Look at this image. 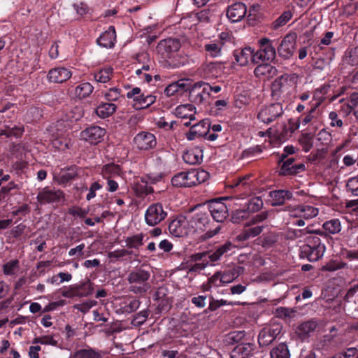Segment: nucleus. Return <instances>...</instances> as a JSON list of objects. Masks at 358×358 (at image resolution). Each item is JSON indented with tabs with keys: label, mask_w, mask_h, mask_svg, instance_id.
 <instances>
[{
	"label": "nucleus",
	"mask_w": 358,
	"mask_h": 358,
	"mask_svg": "<svg viewBox=\"0 0 358 358\" xmlns=\"http://www.w3.org/2000/svg\"><path fill=\"white\" fill-rule=\"evenodd\" d=\"M299 232L300 235L311 234L306 238V243L301 247V257L306 258L310 262L320 260L323 257L326 248L317 235L326 237V233L321 230H310L308 227L299 230Z\"/></svg>",
	"instance_id": "nucleus-1"
},
{
	"label": "nucleus",
	"mask_w": 358,
	"mask_h": 358,
	"mask_svg": "<svg viewBox=\"0 0 358 358\" xmlns=\"http://www.w3.org/2000/svg\"><path fill=\"white\" fill-rule=\"evenodd\" d=\"M209 178V173L203 169H192L189 171H182L174 175L171 178L173 187H191L206 182Z\"/></svg>",
	"instance_id": "nucleus-2"
},
{
	"label": "nucleus",
	"mask_w": 358,
	"mask_h": 358,
	"mask_svg": "<svg viewBox=\"0 0 358 358\" xmlns=\"http://www.w3.org/2000/svg\"><path fill=\"white\" fill-rule=\"evenodd\" d=\"M150 278L149 271L142 267L135 268L129 271L127 276L129 285V290L136 294H145L150 287L148 283Z\"/></svg>",
	"instance_id": "nucleus-3"
},
{
	"label": "nucleus",
	"mask_w": 358,
	"mask_h": 358,
	"mask_svg": "<svg viewBox=\"0 0 358 358\" xmlns=\"http://www.w3.org/2000/svg\"><path fill=\"white\" fill-rule=\"evenodd\" d=\"M181 43L179 39L168 38L161 40L157 45L156 51L159 57L163 61L172 67H178V64L174 61L175 56L180 50Z\"/></svg>",
	"instance_id": "nucleus-4"
},
{
	"label": "nucleus",
	"mask_w": 358,
	"mask_h": 358,
	"mask_svg": "<svg viewBox=\"0 0 358 358\" xmlns=\"http://www.w3.org/2000/svg\"><path fill=\"white\" fill-rule=\"evenodd\" d=\"M298 76L296 73H285L274 80L271 84L272 96L278 99L283 94H289L296 84Z\"/></svg>",
	"instance_id": "nucleus-5"
},
{
	"label": "nucleus",
	"mask_w": 358,
	"mask_h": 358,
	"mask_svg": "<svg viewBox=\"0 0 358 358\" xmlns=\"http://www.w3.org/2000/svg\"><path fill=\"white\" fill-rule=\"evenodd\" d=\"M168 215L166 208L162 203H152L145 213V222L150 227H155L163 222Z\"/></svg>",
	"instance_id": "nucleus-6"
},
{
	"label": "nucleus",
	"mask_w": 358,
	"mask_h": 358,
	"mask_svg": "<svg viewBox=\"0 0 358 358\" xmlns=\"http://www.w3.org/2000/svg\"><path fill=\"white\" fill-rule=\"evenodd\" d=\"M210 129V123L208 119L201 120L199 123L191 126L189 131L186 134L189 141H192L196 137H204L208 141H213L217 139V135L215 133L208 134Z\"/></svg>",
	"instance_id": "nucleus-7"
},
{
	"label": "nucleus",
	"mask_w": 358,
	"mask_h": 358,
	"mask_svg": "<svg viewBox=\"0 0 358 358\" xmlns=\"http://www.w3.org/2000/svg\"><path fill=\"white\" fill-rule=\"evenodd\" d=\"M282 325L280 323H271L264 327L259 333L258 343L260 347L270 345L281 334Z\"/></svg>",
	"instance_id": "nucleus-8"
},
{
	"label": "nucleus",
	"mask_w": 358,
	"mask_h": 358,
	"mask_svg": "<svg viewBox=\"0 0 358 358\" xmlns=\"http://www.w3.org/2000/svg\"><path fill=\"white\" fill-rule=\"evenodd\" d=\"M258 43L259 49L255 52V56L256 62H273L276 56V50L273 45V41L268 38H262L259 40Z\"/></svg>",
	"instance_id": "nucleus-9"
},
{
	"label": "nucleus",
	"mask_w": 358,
	"mask_h": 358,
	"mask_svg": "<svg viewBox=\"0 0 358 358\" xmlns=\"http://www.w3.org/2000/svg\"><path fill=\"white\" fill-rule=\"evenodd\" d=\"M127 97L133 99L136 109H145L152 105L156 101V96L152 94H145L140 87H134L127 92Z\"/></svg>",
	"instance_id": "nucleus-10"
},
{
	"label": "nucleus",
	"mask_w": 358,
	"mask_h": 358,
	"mask_svg": "<svg viewBox=\"0 0 358 358\" xmlns=\"http://www.w3.org/2000/svg\"><path fill=\"white\" fill-rule=\"evenodd\" d=\"M284 113L282 105L275 103L262 108L257 114V118L265 124H270Z\"/></svg>",
	"instance_id": "nucleus-11"
},
{
	"label": "nucleus",
	"mask_w": 358,
	"mask_h": 358,
	"mask_svg": "<svg viewBox=\"0 0 358 358\" xmlns=\"http://www.w3.org/2000/svg\"><path fill=\"white\" fill-rule=\"evenodd\" d=\"M296 47V34L290 33L287 34L281 41L277 52L284 59H289L292 57Z\"/></svg>",
	"instance_id": "nucleus-12"
},
{
	"label": "nucleus",
	"mask_w": 358,
	"mask_h": 358,
	"mask_svg": "<svg viewBox=\"0 0 358 358\" xmlns=\"http://www.w3.org/2000/svg\"><path fill=\"white\" fill-rule=\"evenodd\" d=\"M205 82L199 81L194 84L189 80L188 90L189 99L196 104H201L208 98Z\"/></svg>",
	"instance_id": "nucleus-13"
},
{
	"label": "nucleus",
	"mask_w": 358,
	"mask_h": 358,
	"mask_svg": "<svg viewBox=\"0 0 358 358\" xmlns=\"http://www.w3.org/2000/svg\"><path fill=\"white\" fill-rule=\"evenodd\" d=\"M188 219L183 215H178L169 224V233L176 237L187 236L189 232Z\"/></svg>",
	"instance_id": "nucleus-14"
},
{
	"label": "nucleus",
	"mask_w": 358,
	"mask_h": 358,
	"mask_svg": "<svg viewBox=\"0 0 358 358\" xmlns=\"http://www.w3.org/2000/svg\"><path fill=\"white\" fill-rule=\"evenodd\" d=\"M64 198V192L55 188L45 187L39 191L37 201L41 203L59 202Z\"/></svg>",
	"instance_id": "nucleus-15"
},
{
	"label": "nucleus",
	"mask_w": 358,
	"mask_h": 358,
	"mask_svg": "<svg viewBox=\"0 0 358 358\" xmlns=\"http://www.w3.org/2000/svg\"><path fill=\"white\" fill-rule=\"evenodd\" d=\"M209 212L213 220L217 222H222L228 216V208L221 199L211 200L208 203Z\"/></svg>",
	"instance_id": "nucleus-16"
},
{
	"label": "nucleus",
	"mask_w": 358,
	"mask_h": 358,
	"mask_svg": "<svg viewBox=\"0 0 358 358\" xmlns=\"http://www.w3.org/2000/svg\"><path fill=\"white\" fill-rule=\"evenodd\" d=\"M106 130L99 126H90L80 133V138L90 143L96 145L103 141Z\"/></svg>",
	"instance_id": "nucleus-17"
},
{
	"label": "nucleus",
	"mask_w": 358,
	"mask_h": 358,
	"mask_svg": "<svg viewBox=\"0 0 358 358\" xmlns=\"http://www.w3.org/2000/svg\"><path fill=\"white\" fill-rule=\"evenodd\" d=\"M224 63L221 62H210L203 64L200 71L201 75L206 78H214L224 73Z\"/></svg>",
	"instance_id": "nucleus-18"
},
{
	"label": "nucleus",
	"mask_w": 358,
	"mask_h": 358,
	"mask_svg": "<svg viewBox=\"0 0 358 358\" xmlns=\"http://www.w3.org/2000/svg\"><path fill=\"white\" fill-rule=\"evenodd\" d=\"M255 52L251 47H245L234 50V57L236 63L241 66H247L251 61L254 64H257L255 58Z\"/></svg>",
	"instance_id": "nucleus-19"
},
{
	"label": "nucleus",
	"mask_w": 358,
	"mask_h": 358,
	"mask_svg": "<svg viewBox=\"0 0 358 358\" xmlns=\"http://www.w3.org/2000/svg\"><path fill=\"white\" fill-rule=\"evenodd\" d=\"M134 142L139 150H147L155 147L156 138L150 132L142 131L138 134L134 138Z\"/></svg>",
	"instance_id": "nucleus-20"
},
{
	"label": "nucleus",
	"mask_w": 358,
	"mask_h": 358,
	"mask_svg": "<svg viewBox=\"0 0 358 358\" xmlns=\"http://www.w3.org/2000/svg\"><path fill=\"white\" fill-rule=\"evenodd\" d=\"M188 224L193 231H203L209 224V215L207 212H199L188 219Z\"/></svg>",
	"instance_id": "nucleus-21"
},
{
	"label": "nucleus",
	"mask_w": 358,
	"mask_h": 358,
	"mask_svg": "<svg viewBox=\"0 0 358 358\" xmlns=\"http://www.w3.org/2000/svg\"><path fill=\"white\" fill-rule=\"evenodd\" d=\"M188 85L189 79H180L173 82L165 87L164 94L167 97L182 95L184 92H187Z\"/></svg>",
	"instance_id": "nucleus-22"
},
{
	"label": "nucleus",
	"mask_w": 358,
	"mask_h": 358,
	"mask_svg": "<svg viewBox=\"0 0 358 358\" xmlns=\"http://www.w3.org/2000/svg\"><path fill=\"white\" fill-rule=\"evenodd\" d=\"M247 12L246 6L243 3H235L228 7L227 10V17L231 22L241 21Z\"/></svg>",
	"instance_id": "nucleus-23"
},
{
	"label": "nucleus",
	"mask_w": 358,
	"mask_h": 358,
	"mask_svg": "<svg viewBox=\"0 0 358 358\" xmlns=\"http://www.w3.org/2000/svg\"><path fill=\"white\" fill-rule=\"evenodd\" d=\"M72 76L71 71L64 67L55 68L49 71L48 79L54 83H62L69 80Z\"/></svg>",
	"instance_id": "nucleus-24"
},
{
	"label": "nucleus",
	"mask_w": 358,
	"mask_h": 358,
	"mask_svg": "<svg viewBox=\"0 0 358 358\" xmlns=\"http://www.w3.org/2000/svg\"><path fill=\"white\" fill-rule=\"evenodd\" d=\"M79 168L75 165L62 169L57 176V181L61 185H66L78 176Z\"/></svg>",
	"instance_id": "nucleus-25"
},
{
	"label": "nucleus",
	"mask_w": 358,
	"mask_h": 358,
	"mask_svg": "<svg viewBox=\"0 0 358 358\" xmlns=\"http://www.w3.org/2000/svg\"><path fill=\"white\" fill-rule=\"evenodd\" d=\"M115 41L116 32L115 27L110 26L109 28L97 38L96 42L98 45L101 47L111 48L114 46Z\"/></svg>",
	"instance_id": "nucleus-26"
},
{
	"label": "nucleus",
	"mask_w": 358,
	"mask_h": 358,
	"mask_svg": "<svg viewBox=\"0 0 358 358\" xmlns=\"http://www.w3.org/2000/svg\"><path fill=\"white\" fill-rule=\"evenodd\" d=\"M255 350V344L251 343H242L237 345L231 352V358H248L252 355Z\"/></svg>",
	"instance_id": "nucleus-27"
},
{
	"label": "nucleus",
	"mask_w": 358,
	"mask_h": 358,
	"mask_svg": "<svg viewBox=\"0 0 358 358\" xmlns=\"http://www.w3.org/2000/svg\"><path fill=\"white\" fill-rule=\"evenodd\" d=\"M182 159L186 164L190 165L199 164L203 159V150L199 147L189 149L184 152Z\"/></svg>",
	"instance_id": "nucleus-28"
},
{
	"label": "nucleus",
	"mask_w": 358,
	"mask_h": 358,
	"mask_svg": "<svg viewBox=\"0 0 358 358\" xmlns=\"http://www.w3.org/2000/svg\"><path fill=\"white\" fill-rule=\"evenodd\" d=\"M270 196L272 199V206H281L286 201L291 200L293 194L290 191L285 189L274 190L270 192Z\"/></svg>",
	"instance_id": "nucleus-29"
},
{
	"label": "nucleus",
	"mask_w": 358,
	"mask_h": 358,
	"mask_svg": "<svg viewBox=\"0 0 358 358\" xmlns=\"http://www.w3.org/2000/svg\"><path fill=\"white\" fill-rule=\"evenodd\" d=\"M196 108L192 104H183L178 106L175 110L177 117L182 119L195 120Z\"/></svg>",
	"instance_id": "nucleus-30"
},
{
	"label": "nucleus",
	"mask_w": 358,
	"mask_h": 358,
	"mask_svg": "<svg viewBox=\"0 0 358 358\" xmlns=\"http://www.w3.org/2000/svg\"><path fill=\"white\" fill-rule=\"evenodd\" d=\"M278 70L275 67L269 64H262L258 65L254 70V73L257 78H272L276 75Z\"/></svg>",
	"instance_id": "nucleus-31"
},
{
	"label": "nucleus",
	"mask_w": 358,
	"mask_h": 358,
	"mask_svg": "<svg viewBox=\"0 0 358 358\" xmlns=\"http://www.w3.org/2000/svg\"><path fill=\"white\" fill-rule=\"evenodd\" d=\"M120 166L113 163L105 164L101 171V175L104 180L120 178Z\"/></svg>",
	"instance_id": "nucleus-32"
},
{
	"label": "nucleus",
	"mask_w": 358,
	"mask_h": 358,
	"mask_svg": "<svg viewBox=\"0 0 358 358\" xmlns=\"http://www.w3.org/2000/svg\"><path fill=\"white\" fill-rule=\"evenodd\" d=\"M320 103H316V105L311 108V109L306 113L304 115H301L299 117L296 122V126L292 127L290 129L291 133H293L296 129L299 127V125L301 124L303 125H306L309 122H311L315 118L317 117V108L318 107Z\"/></svg>",
	"instance_id": "nucleus-33"
},
{
	"label": "nucleus",
	"mask_w": 358,
	"mask_h": 358,
	"mask_svg": "<svg viewBox=\"0 0 358 358\" xmlns=\"http://www.w3.org/2000/svg\"><path fill=\"white\" fill-rule=\"evenodd\" d=\"M290 351L286 343H280L270 351L271 358H290Z\"/></svg>",
	"instance_id": "nucleus-34"
},
{
	"label": "nucleus",
	"mask_w": 358,
	"mask_h": 358,
	"mask_svg": "<svg viewBox=\"0 0 358 358\" xmlns=\"http://www.w3.org/2000/svg\"><path fill=\"white\" fill-rule=\"evenodd\" d=\"M234 248V245L229 241L219 246L214 252L208 255V259L210 262H215L221 258L224 254H227Z\"/></svg>",
	"instance_id": "nucleus-35"
},
{
	"label": "nucleus",
	"mask_w": 358,
	"mask_h": 358,
	"mask_svg": "<svg viewBox=\"0 0 358 358\" xmlns=\"http://www.w3.org/2000/svg\"><path fill=\"white\" fill-rule=\"evenodd\" d=\"M72 358H102V355L100 350L88 347L76 351Z\"/></svg>",
	"instance_id": "nucleus-36"
},
{
	"label": "nucleus",
	"mask_w": 358,
	"mask_h": 358,
	"mask_svg": "<svg viewBox=\"0 0 358 358\" xmlns=\"http://www.w3.org/2000/svg\"><path fill=\"white\" fill-rule=\"evenodd\" d=\"M296 211L298 213V214H296L295 216H299L306 220L315 217L318 214L317 208L308 205L299 206L296 208Z\"/></svg>",
	"instance_id": "nucleus-37"
},
{
	"label": "nucleus",
	"mask_w": 358,
	"mask_h": 358,
	"mask_svg": "<svg viewBox=\"0 0 358 358\" xmlns=\"http://www.w3.org/2000/svg\"><path fill=\"white\" fill-rule=\"evenodd\" d=\"M316 327V322L313 321H307L301 324L298 327L296 332L299 337L303 340L308 336L310 333L313 332L315 329Z\"/></svg>",
	"instance_id": "nucleus-38"
},
{
	"label": "nucleus",
	"mask_w": 358,
	"mask_h": 358,
	"mask_svg": "<svg viewBox=\"0 0 358 358\" xmlns=\"http://www.w3.org/2000/svg\"><path fill=\"white\" fill-rule=\"evenodd\" d=\"M203 48L207 55L212 58L220 57L223 49L222 44L217 43L215 40L205 44Z\"/></svg>",
	"instance_id": "nucleus-39"
},
{
	"label": "nucleus",
	"mask_w": 358,
	"mask_h": 358,
	"mask_svg": "<svg viewBox=\"0 0 358 358\" xmlns=\"http://www.w3.org/2000/svg\"><path fill=\"white\" fill-rule=\"evenodd\" d=\"M117 106L112 103H102L96 108V115L101 117L106 118L113 115L116 110Z\"/></svg>",
	"instance_id": "nucleus-40"
},
{
	"label": "nucleus",
	"mask_w": 358,
	"mask_h": 358,
	"mask_svg": "<svg viewBox=\"0 0 358 358\" xmlns=\"http://www.w3.org/2000/svg\"><path fill=\"white\" fill-rule=\"evenodd\" d=\"M245 335V331H233L225 335L223 342L226 345H232L242 341Z\"/></svg>",
	"instance_id": "nucleus-41"
},
{
	"label": "nucleus",
	"mask_w": 358,
	"mask_h": 358,
	"mask_svg": "<svg viewBox=\"0 0 358 358\" xmlns=\"http://www.w3.org/2000/svg\"><path fill=\"white\" fill-rule=\"evenodd\" d=\"M244 271V268L242 266H236L231 269L226 271L222 273V278L221 280L225 284L231 282L240 276Z\"/></svg>",
	"instance_id": "nucleus-42"
},
{
	"label": "nucleus",
	"mask_w": 358,
	"mask_h": 358,
	"mask_svg": "<svg viewBox=\"0 0 358 358\" xmlns=\"http://www.w3.org/2000/svg\"><path fill=\"white\" fill-rule=\"evenodd\" d=\"M75 285L78 297H85L93 293V284L90 280Z\"/></svg>",
	"instance_id": "nucleus-43"
},
{
	"label": "nucleus",
	"mask_w": 358,
	"mask_h": 358,
	"mask_svg": "<svg viewBox=\"0 0 358 358\" xmlns=\"http://www.w3.org/2000/svg\"><path fill=\"white\" fill-rule=\"evenodd\" d=\"M263 228V226H256L245 229L238 235L237 239L243 241L256 237L262 232Z\"/></svg>",
	"instance_id": "nucleus-44"
},
{
	"label": "nucleus",
	"mask_w": 358,
	"mask_h": 358,
	"mask_svg": "<svg viewBox=\"0 0 358 358\" xmlns=\"http://www.w3.org/2000/svg\"><path fill=\"white\" fill-rule=\"evenodd\" d=\"M94 87L88 82L78 85L75 89V95L79 99L89 96L93 92Z\"/></svg>",
	"instance_id": "nucleus-45"
},
{
	"label": "nucleus",
	"mask_w": 358,
	"mask_h": 358,
	"mask_svg": "<svg viewBox=\"0 0 358 358\" xmlns=\"http://www.w3.org/2000/svg\"><path fill=\"white\" fill-rule=\"evenodd\" d=\"M144 235L142 233L128 236L125 239L126 246L129 249L138 250L143 244Z\"/></svg>",
	"instance_id": "nucleus-46"
},
{
	"label": "nucleus",
	"mask_w": 358,
	"mask_h": 358,
	"mask_svg": "<svg viewBox=\"0 0 358 358\" xmlns=\"http://www.w3.org/2000/svg\"><path fill=\"white\" fill-rule=\"evenodd\" d=\"M113 69L110 67L104 68L94 73V78L96 81L101 83L108 82L112 77Z\"/></svg>",
	"instance_id": "nucleus-47"
},
{
	"label": "nucleus",
	"mask_w": 358,
	"mask_h": 358,
	"mask_svg": "<svg viewBox=\"0 0 358 358\" xmlns=\"http://www.w3.org/2000/svg\"><path fill=\"white\" fill-rule=\"evenodd\" d=\"M322 227L326 231L331 234H338L341 230V224L338 219H332L325 222Z\"/></svg>",
	"instance_id": "nucleus-48"
},
{
	"label": "nucleus",
	"mask_w": 358,
	"mask_h": 358,
	"mask_svg": "<svg viewBox=\"0 0 358 358\" xmlns=\"http://www.w3.org/2000/svg\"><path fill=\"white\" fill-rule=\"evenodd\" d=\"M278 239V236L276 234L270 232L264 234L261 236L259 240L261 241L263 247L268 248L274 245Z\"/></svg>",
	"instance_id": "nucleus-49"
},
{
	"label": "nucleus",
	"mask_w": 358,
	"mask_h": 358,
	"mask_svg": "<svg viewBox=\"0 0 358 358\" xmlns=\"http://www.w3.org/2000/svg\"><path fill=\"white\" fill-rule=\"evenodd\" d=\"M292 17V14L289 10L283 12L282 14L272 23V28L273 29H278L285 25Z\"/></svg>",
	"instance_id": "nucleus-50"
},
{
	"label": "nucleus",
	"mask_w": 358,
	"mask_h": 358,
	"mask_svg": "<svg viewBox=\"0 0 358 358\" xmlns=\"http://www.w3.org/2000/svg\"><path fill=\"white\" fill-rule=\"evenodd\" d=\"M249 214L250 211L248 210V208L236 210L232 213L231 221L234 223H239L242 220L248 219Z\"/></svg>",
	"instance_id": "nucleus-51"
},
{
	"label": "nucleus",
	"mask_w": 358,
	"mask_h": 358,
	"mask_svg": "<svg viewBox=\"0 0 358 358\" xmlns=\"http://www.w3.org/2000/svg\"><path fill=\"white\" fill-rule=\"evenodd\" d=\"M347 266L345 262L337 260H331L322 267V270L328 271H335L338 269L344 268Z\"/></svg>",
	"instance_id": "nucleus-52"
},
{
	"label": "nucleus",
	"mask_w": 358,
	"mask_h": 358,
	"mask_svg": "<svg viewBox=\"0 0 358 358\" xmlns=\"http://www.w3.org/2000/svg\"><path fill=\"white\" fill-rule=\"evenodd\" d=\"M263 206V201L260 197L252 198L248 203L247 208L250 213L259 211Z\"/></svg>",
	"instance_id": "nucleus-53"
},
{
	"label": "nucleus",
	"mask_w": 358,
	"mask_h": 358,
	"mask_svg": "<svg viewBox=\"0 0 358 358\" xmlns=\"http://www.w3.org/2000/svg\"><path fill=\"white\" fill-rule=\"evenodd\" d=\"M97 304V301L95 300H88L82 303L76 304L73 307L75 309L80 311L81 313H86L90 309L95 306Z\"/></svg>",
	"instance_id": "nucleus-54"
},
{
	"label": "nucleus",
	"mask_w": 358,
	"mask_h": 358,
	"mask_svg": "<svg viewBox=\"0 0 358 358\" xmlns=\"http://www.w3.org/2000/svg\"><path fill=\"white\" fill-rule=\"evenodd\" d=\"M306 169L305 164L303 163L296 164L294 163L293 166H291L289 169L287 171L284 172L282 176H294L301 172L304 171Z\"/></svg>",
	"instance_id": "nucleus-55"
},
{
	"label": "nucleus",
	"mask_w": 358,
	"mask_h": 358,
	"mask_svg": "<svg viewBox=\"0 0 358 358\" xmlns=\"http://www.w3.org/2000/svg\"><path fill=\"white\" fill-rule=\"evenodd\" d=\"M217 43L222 44V48L225 46L227 43H234V38L232 34L229 32H222L217 39L215 40Z\"/></svg>",
	"instance_id": "nucleus-56"
},
{
	"label": "nucleus",
	"mask_w": 358,
	"mask_h": 358,
	"mask_svg": "<svg viewBox=\"0 0 358 358\" xmlns=\"http://www.w3.org/2000/svg\"><path fill=\"white\" fill-rule=\"evenodd\" d=\"M347 190L355 196H358V176L351 178L346 184Z\"/></svg>",
	"instance_id": "nucleus-57"
},
{
	"label": "nucleus",
	"mask_w": 358,
	"mask_h": 358,
	"mask_svg": "<svg viewBox=\"0 0 358 358\" xmlns=\"http://www.w3.org/2000/svg\"><path fill=\"white\" fill-rule=\"evenodd\" d=\"M133 253H134V252L131 250H128L126 249H120V250H116L109 252L108 257L110 259H117L120 258L124 257L126 256L131 255Z\"/></svg>",
	"instance_id": "nucleus-58"
},
{
	"label": "nucleus",
	"mask_w": 358,
	"mask_h": 358,
	"mask_svg": "<svg viewBox=\"0 0 358 358\" xmlns=\"http://www.w3.org/2000/svg\"><path fill=\"white\" fill-rule=\"evenodd\" d=\"M34 344L40 343L42 345H56L57 342L51 336H44L41 337H36L33 340Z\"/></svg>",
	"instance_id": "nucleus-59"
},
{
	"label": "nucleus",
	"mask_w": 358,
	"mask_h": 358,
	"mask_svg": "<svg viewBox=\"0 0 358 358\" xmlns=\"http://www.w3.org/2000/svg\"><path fill=\"white\" fill-rule=\"evenodd\" d=\"M83 115V109L81 107H74L68 114V119L71 122L79 120Z\"/></svg>",
	"instance_id": "nucleus-60"
},
{
	"label": "nucleus",
	"mask_w": 358,
	"mask_h": 358,
	"mask_svg": "<svg viewBox=\"0 0 358 358\" xmlns=\"http://www.w3.org/2000/svg\"><path fill=\"white\" fill-rule=\"evenodd\" d=\"M18 266L19 261L17 259L11 260L3 265V273L6 275H13L15 269Z\"/></svg>",
	"instance_id": "nucleus-61"
},
{
	"label": "nucleus",
	"mask_w": 358,
	"mask_h": 358,
	"mask_svg": "<svg viewBox=\"0 0 358 358\" xmlns=\"http://www.w3.org/2000/svg\"><path fill=\"white\" fill-rule=\"evenodd\" d=\"M68 141L63 138H55L52 141V147L58 150H64L69 148Z\"/></svg>",
	"instance_id": "nucleus-62"
},
{
	"label": "nucleus",
	"mask_w": 358,
	"mask_h": 358,
	"mask_svg": "<svg viewBox=\"0 0 358 358\" xmlns=\"http://www.w3.org/2000/svg\"><path fill=\"white\" fill-rule=\"evenodd\" d=\"M149 315L148 310H143L134 316L133 322L136 325H142L147 320Z\"/></svg>",
	"instance_id": "nucleus-63"
},
{
	"label": "nucleus",
	"mask_w": 358,
	"mask_h": 358,
	"mask_svg": "<svg viewBox=\"0 0 358 358\" xmlns=\"http://www.w3.org/2000/svg\"><path fill=\"white\" fill-rule=\"evenodd\" d=\"M104 96L108 101H117L120 96V90L116 87L110 88Z\"/></svg>",
	"instance_id": "nucleus-64"
}]
</instances>
